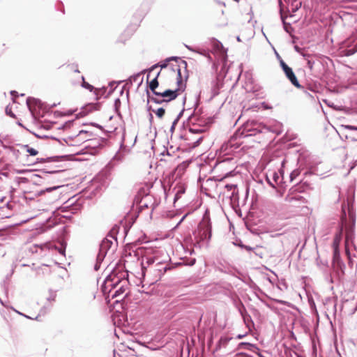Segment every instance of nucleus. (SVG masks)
<instances>
[{"label": "nucleus", "instance_id": "1", "mask_svg": "<svg viewBox=\"0 0 357 357\" xmlns=\"http://www.w3.org/2000/svg\"><path fill=\"white\" fill-rule=\"evenodd\" d=\"M188 77L185 61L181 60L180 64L174 66L162 65L160 71L149 84L150 90L155 96L151 98V100L161 104L175 100L184 91Z\"/></svg>", "mask_w": 357, "mask_h": 357}, {"label": "nucleus", "instance_id": "2", "mask_svg": "<svg viewBox=\"0 0 357 357\" xmlns=\"http://www.w3.org/2000/svg\"><path fill=\"white\" fill-rule=\"evenodd\" d=\"M192 243L200 248L202 243H207L211 237V225L209 219L203 218L193 232Z\"/></svg>", "mask_w": 357, "mask_h": 357}, {"label": "nucleus", "instance_id": "3", "mask_svg": "<svg viewBox=\"0 0 357 357\" xmlns=\"http://www.w3.org/2000/svg\"><path fill=\"white\" fill-rule=\"evenodd\" d=\"M66 75L68 81L72 84H81L84 89L92 91L93 86L86 82L84 77L80 75L78 66L77 64H70L66 67Z\"/></svg>", "mask_w": 357, "mask_h": 357}, {"label": "nucleus", "instance_id": "4", "mask_svg": "<svg viewBox=\"0 0 357 357\" xmlns=\"http://www.w3.org/2000/svg\"><path fill=\"white\" fill-rule=\"evenodd\" d=\"M167 269V264L158 261L151 268H148V272L146 275L150 277L152 280L158 281Z\"/></svg>", "mask_w": 357, "mask_h": 357}, {"label": "nucleus", "instance_id": "5", "mask_svg": "<svg viewBox=\"0 0 357 357\" xmlns=\"http://www.w3.org/2000/svg\"><path fill=\"white\" fill-rule=\"evenodd\" d=\"M280 66L282 67L286 77L291 82V83L297 89H302L303 86L299 84L296 76L295 75L293 70L288 66L284 61H280Z\"/></svg>", "mask_w": 357, "mask_h": 357}, {"label": "nucleus", "instance_id": "6", "mask_svg": "<svg viewBox=\"0 0 357 357\" xmlns=\"http://www.w3.org/2000/svg\"><path fill=\"white\" fill-rule=\"evenodd\" d=\"M58 187H52L47 188L45 190H40L38 189L37 185H33L30 190L24 192V197L26 199H33L35 197H37L43 195L45 192H51L52 190H55Z\"/></svg>", "mask_w": 357, "mask_h": 357}, {"label": "nucleus", "instance_id": "7", "mask_svg": "<svg viewBox=\"0 0 357 357\" xmlns=\"http://www.w3.org/2000/svg\"><path fill=\"white\" fill-rule=\"evenodd\" d=\"M159 261L158 258L152 257H143L142 260V275L144 276L146 275V274L148 272V268H151L155 264L157 261Z\"/></svg>", "mask_w": 357, "mask_h": 357}, {"label": "nucleus", "instance_id": "8", "mask_svg": "<svg viewBox=\"0 0 357 357\" xmlns=\"http://www.w3.org/2000/svg\"><path fill=\"white\" fill-rule=\"evenodd\" d=\"M342 228H340L339 231L337 232L334 236L332 247L333 250L339 248L341 240H342Z\"/></svg>", "mask_w": 357, "mask_h": 357}, {"label": "nucleus", "instance_id": "9", "mask_svg": "<svg viewBox=\"0 0 357 357\" xmlns=\"http://www.w3.org/2000/svg\"><path fill=\"white\" fill-rule=\"evenodd\" d=\"M9 206L10 205L7 204L6 206H3L0 208L1 218H10L12 215V213L8 212Z\"/></svg>", "mask_w": 357, "mask_h": 357}, {"label": "nucleus", "instance_id": "10", "mask_svg": "<svg viewBox=\"0 0 357 357\" xmlns=\"http://www.w3.org/2000/svg\"><path fill=\"white\" fill-rule=\"evenodd\" d=\"M225 188L228 190V191H231V197H234L237 192H238V190H237V188H236V185H234V184H227Z\"/></svg>", "mask_w": 357, "mask_h": 357}, {"label": "nucleus", "instance_id": "11", "mask_svg": "<svg viewBox=\"0 0 357 357\" xmlns=\"http://www.w3.org/2000/svg\"><path fill=\"white\" fill-rule=\"evenodd\" d=\"M153 112L158 118L162 119L165 114V109L162 107H160L156 110H153Z\"/></svg>", "mask_w": 357, "mask_h": 357}, {"label": "nucleus", "instance_id": "12", "mask_svg": "<svg viewBox=\"0 0 357 357\" xmlns=\"http://www.w3.org/2000/svg\"><path fill=\"white\" fill-rule=\"evenodd\" d=\"M25 149L29 155L36 156L38 153V151L36 149L29 147L28 146H26Z\"/></svg>", "mask_w": 357, "mask_h": 357}, {"label": "nucleus", "instance_id": "13", "mask_svg": "<svg viewBox=\"0 0 357 357\" xmlns=\"http://www.w3.org/2000/svg\"><path fill=\"white\" fill-rule=\"evenodd\" d=\"M301 174V172L299 169H294L290 174V179L291 181H293L294 179H295L296 177H298Z\"/></svg>", "mask_w": 357, "mask_h": 357}, {"label": "nucleus", "instance_id": "14", "mask_svg": "<svg viewBox=\"0 0 357 357\" xmlns=\"http://www.w3.org/2000/svg\"><path fill=\"white\" fill-rule=\"evenodd\" d=\"M356 52V49L346 50L344 51V55L347 56H349L353 55Z\"/></svg>", "mask_w": 357, "mask_h": 357}, {"label": "nucleus", "instance_id": "15", "mask_svg": "<svg viewBox=\"0 0 357 357\" xmlns=\"http://www.w3.org/2000/svg\"><path fill=\"white\" fill-rule=\"evenodd\" d=\"M124 291H125V289L123 288V287H121L119 289H117L115 291L114 296H118L120 294L124 293Z\"/></svg>", "mask_w": 357, "mask_h": 357}, {"label": "nucleus", "instance_id": "16", "mask_svg": "<svg viewBox=\"0 0 357 357\" xmlns=\"http://www.w3.org/2000/svg\"><path fill=\"white\" fill-rule=\"evenodd\" d=\"M6 112L7 114L10 115V116L14 117V114L12 112L11 109L6 107Z\"/></svg>", "mask_w": 357, "mask_h": 357}, {"label": "nucleus", "instance_id": "17", "mask_svg": "<svg viewBox=\"0 0 357 357\" xmlns=\"http://www.w3.org/2000/svg\"><path fill=\"white\" fill-rule=\"evenodd\" d=\"M261 105L266 109H272V107L268 106L266 102H262Z\"/></svg>", "mask_w": 357, "mask_h": 357}, {"label": "nucleus", "instance_id": "18", "mask_svg": "<svg viewBox=\"0 0 357 357\" xmlns=\"http://www.w3.org/2000/svg\"><path fill=\"white\" fill-rule=\"evenodd\" d=\"M307 65H308V67H309L310 69H312L313 63L310 61H307Z\"/></svg>", "mask_w": 357, "mask_h": 357}, {"label": "nucleus", "instance_id": "19", "mask_svg": "<svg viewBox=\"0 0 357 357\" xmlns=\"http://www.w3.org/2000/svg\"><path fill=\"white\" fill-rule=\"evenodd\" d=\"M27 104L29 105L30 111H31V100L29 98L27 100Z\"/></svg>", "mask_w": 357, "mask_h": 357}, {"label": "nucleus", "instance_id": "20", "mask_svg": "<svg viewBox=\"0 0 357 357\" xmlns=\"http://www.w3.org/2000/svg\"><path fill=\"white\" fill-rule=\"evenodd\" d=\"M347 128L351 130H357V128L352 126H347Z\"/></svg>", "mask_w": 357, "mask_h": 357}, {"label": "nucleus", "instance_id": "21", "mask_svg": "<svg viewBox=\"0 0 357 357\" xmlns=\"http://www.w3.org/2000/svg\"><path fill=\"white\" fill-rule=\"evenodd\" d=\"M337 255H339V248L334 250V256H337Z\"/></svg>", "mask_w": 357, "mask_h": 357}, {"label": "nucleus", "instance_id": "22", "mask_svg": "<svg viewBox=\"0 0 357 357\" xmlns=\"http://www.w3.org/2000/svg\"><path fill=\"white\" fill-rule=\"evenodd\" d=\"M301 6V2L296 3V9H298Z\"/></svg>", "mask_w": 357, "mask_h": 357}, {"label": "nucleus", "instance_id": "23", "mask_svg": "<svg viewBox=\"0 0 357 357\" xmlns=\"http://www.w3.org/2000/svg\"><path fill=\"white\" fill-rule=\"evenodd\" d=\"M83 134H86V132H84V131H83V130H81V131L79 132V133L78 136H81V135H83Z\"/></svg>", "mask_w": 357, "mask_h": 357}, {"label": "nucleus", "instance_id": "24", "mask_svg": "<svg viewBox=\"0 0 357 357\" xmlns=\"http://www.w3.org/2000/svg\"><path fill=\"white\" fill-rule=\"evenodd\" d=\"M278 178H279V176H277L276 174H275V175H274V179H275V182L277 181V180H276V179H278Z\"/></svg>", "mask_w": 357, "mask_h": 357}, {"label": "nucleus", "instance_id": "25", "mask_svg": "<svg viewBox=\"0 0 357 357\" xmlns=\"http://www.w3.org/2000/svg\"><path fill=\"white\" fill-rule=\"evenodd\" d=\"M156 66H153L151 70H153Z\"/></svg>", "mask_w": 357, "mask_h": 357}, {"label": "nucleus", "instance_id": "26", "mask_svg": "<svg viewBox=\"0 0 357 357\" xmlns=\"http://www.w3.org/2000/svg\"><path fill=\"white\" fill-rule=\"evenodd\" d=\"M346 238H347V241L348 238H349V236L348 235H347Z\"/></svg>", "mask_w": 357, "mask_h": 357}, {"label": "nucleus", "instance_id": "27", "mask_svg": "<svg viewBox=\"0 0 357 357\" xmlns=\"http://www.w3.org/2000/svg\"><path fill=\"white\" fill-rule=\"evenodd\" d=\"M356 50V52H357V48Z\"/></svg>", "mask_w": 357, "mask_h": 357}]
</instances>
